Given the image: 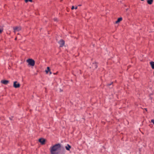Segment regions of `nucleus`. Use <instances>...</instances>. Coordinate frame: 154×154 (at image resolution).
Listing matches in <instances>:
<instances>
[{
  "label": "nucleus",
  "mask_w": 154,
  "mask_h": 154,
  "mask_svg": "<svg viewBox=\"0 0 154 154\" xmlns=\"http://www.w3.org/2000/svg\"><path fill=\"white\" fill-rule=\"evenodd\" d=\"M61 145L60 144H57L50 148V152L51 154H61Z\"/></svg>",
  "instance_id": "nucleus-1"
},
{
  "label": "nucleus",
  "mask_w": 154,
  "mask_h": 154,
  "mask_svg": "<svg viewBox=\"0 0 154 154\" xmlns=\"http://www.w3.org/2000/svg\"><path fill=\"white\" fill-rule=\"evenodd\" d=\"M26 62L32 66H33L35 65V62L34 60L31 59H29L26 60Z\"/></svg>",
  "instance_id": "nucleus-2"
},
{
  "label": "nucleus",
  "mask_w": 154,
  "mask_h": 154,
  "mask_svg": "<svg viewBox=\"0 0 154 154\" xmlns=\"http://www.w3.org/2000/svg\"><path fill=\"white\" fill-rule=\"evenodd\" d=\"M20 86V84L17 81H15L14 82L13 87L15 88H19Z\"/></svg>",
  "instance_id": "nucleus-3"
},
{
  "label": "nucleus",
  "mask_w": 154,
  "mask_h": 154,
  "mask_svg": "<svg viewBox=\"0 0 154 154\" xmlns=\"http://www.w3.org/2000/svg\"><path fill=\"white\" fill-rule=\"evenodd\" d=\"M14 32H18L21 30V27L20 26H16L14 28Z\"/></svg>",
  "instance_id": "nucleus-4"
},
{
  "label": "nucleus",
  "mask_w": 154,
  "mask_h": 154,
  "mask_svg": "<svg viewBox=\"0 0 154 154\" xmlns=\"http://www.w3.org/2000/svg\"><path fill=\"white\" fill-rule=\"evenodd\" d=\"M58 43L60 45V47H62L64 46L65 43L64 41L62 39L60 40L59 42Z\"/></svg>",
  "instance_id": "nucleus-5"
},
{
  "label": "nucleus",
  "mask_w": 154,
  "mask_h": 154,
  "mask_svg": "<svg viewBox=\"0 0 154 154\" xmlns=\"http://www.w3.org/2000/svg\"><path fill=\"white\" fill-rule=\"evenodd\" d=\"M9 81L7 80H2L1 81V83L4 84L6 85L9 83Z\"/></svg>",
  "instance_id": "nucleus-6"
},
{
  "label": "nucleus",
  "mask_w": 154,
  "mask_h": 154,
  "mask_svg": "<svg viewBox=\"0 0 154 154\" xmlns=\"http://www.w3.org/2000/svg\"><path fill=\"white\" fill-rule=\"evenodd\" d=\"M39 141L42 144H45V140L43 138H41L39 139Z\"/></svg>",
  "instance_id": "nucleus-7"
},
{
  "label": "nucleus",
  "mask_w": 154,
  "mask_h": 154,
  "mask_svg": "<svg viewBox=\"0 0 154 154\" xmlns=\"http://www.w3.org/2000/svg\"><path fill=\"white\" fill-rule=\"evenodd\" d=\"M65 148L67 150H69L71 148V146L69 144H67V145L65 146Z\"/></svg>",
  "instance_id": "nucleus-8"
},
{
  "label": "nucleus",
  "mask_w": 154,
  "mask_h": 154,
  "mask_svg": "<svg viewBox=\"0 0 154 154\" xmlns=\"http://www.w3.org/2000/svg\"><path fill=\"white\" fill-rule=\"evenodd\" d=\"M97 64L96 63V62H95V63H93L92 67L94 69H95L97 68Z\"/></svg>",
  "instance_id": "nucleus-9"
},
{
  "label": "nucleus",
  "mask_w": 154,
  "mask_h": 154,
  "mask_svg": "<svg viewBox=\"0 0 154 154\" xmlns=\"http://www.w3.org/2000/svg\"><path fill=\"white\" fill-rule=\"evenodd\" d=\"M146 1L149 5H151L153 2V0H146Z\"/></svg>",
  "instance_id": "nucleus-10"
},
{
  "label": "nucleus",
  "mask_w": 154,
  "mask_h": 154,
  "mask_svg": "<svg viewBox=\"0 0 154 154\" xmlns=\"http://www.w3.org/2000/svg\"><path fill=\"white\" fill-rule=\"evenodd\" d=\"M122 20V17H120L117 20L116 22V23H118L119 22Z\"/></svg>",
  "instance_id": "nucleus-11"
},
{
  "label": "nucleus",
  "mask_w": 154,
  "mask_h": 154,
  "mask_svg": "<svg viewBox=\"0 0 154 154\" xmlns=\"http://www.w3.org/2000/svg\"><path fill=\"white\" fill-rule=\"evenodd\" d=\"M150 64L152 69H154V62H150Z\"/></svg>",
  "instance_id": "nucleus-12"
},
{
  "label": "nucleus",
  "mask_w": 154,
  "mask_h": 154,
  "mask_svg": "<svg viewBox=\"0 0 154 154\" xmlns=\"http://www.w3.org/2000/svg\"><path fill=\"white\" fill-rule=\"evenodd\" d=\"M50 71V68L49 67H47V69L45 70L46 73H48V72Z\"/></svg>",
  "instance_id": "nucleus-13"
},
{
  "label": "nucleus",
  "mask_w": 154,
  "mask_h": 154,
  "mask_svg": "<svg viewBox=\"0 0 154 154\" xmlns=\"http://www.w3.org/2000/svg\"><path fill=\"white\" fill-rule=\"evenodd\" d=\"M3 31V29L2 28L0 29V33H1Z\"/></svg>",
  "instance_id": "nucleus-14"
},
{
  "label": "nucleus",
  "mask_w": 154,
  "mask_h": 154,
  "mask_svg": "<svg viewBox=\"0 0 154 154\" xmlns=\"http://www.w3.org/2000/svg\"><path fill=\"white\" fill-rule=\"evenodd\" d=\"M151 122L154 124V119H152L151 120Z\"/></svg>",
  "instance_id": "nucleus-15"
},
{
  "label": "nucleus",
  "mask_w": 154,
  "mask_h": 154,
  "mask_svg": "<svg viewBox=\"0 0 154 154\" xmlns=\"http://www.w3.org/2000/svg\"><path fill=\"white\" fill-rule=\"evenodd\" d=\"M54 20L55 21H57V18H54Z\"/></svg>",
  "instance_id": "nucleus-16"
},
{
  "label": "nucleus",
  "mask_w": 154,
  "mask_h": 154,
  "mask_svg": "<svg viewBox=\"0 0 154 154\" xmlns=\"http://www.w3.org/2000/svg\"><path fill=\"white\" fill-rule=\"evenodd\" d=\"M74 9V6H72V8H71V9H72V10H73V9Z\"/></svg>",
  "instance_id": "nucleus-17"
},
{
  "label": "nucleus",
  "mask_w": 154,
  "mask_h": 154,
  "mask_svg": "<svg viewBox=\"0 0 154 154\" xmlns=\"http://www.w3.org/2000/svg\"><path fill=\"white\" fill-rule=\"evenodd\" d=\"M112 82L111 83H110L109 84H108V85L109 86H110V85H111L112 84Z\"/></svg>",
  "instance_id": "nucleus-18"
},
{
  "label": "nucleus",
  "mask_w": 154,
  "mask_h": 154,
  "mask_svg": "<svg viewBox=\"0 0 154 154\" xmlns=\"http://www.w3.org/2000/svg\"><path fill=\"white\" fill-rule=\"evenodd\" d=\"M28 1H29L30 2H32V0H28Z\"/></svg>",
  "instance_id": "nucleus-19"
},
{
  "label": "nucleus",
  "mask_w": 154,
  "mask_h": 154,
  "mask_svg": "<svg viewBox=\"0 0 154 154\" xmlns=\"http://www.w3.org/2000/svg\"><path fill=\"white\" fill-rule=\"evenodd\" d=\"M26 2H27L28 1V0H25Z\"/></svg>",
  "instance_id": "nucleus-20"
},
{
  "label": "nucleus",
  "mask_w": 154,
  "mask_h": 154,
  "mask_svg": "<svg viewBox=\"0 0 154 154\" xmlns=\"http://www.w3.org/2000/svg\"><path fill=\"white\" fill-rule=\"evenodd\" d=\"M50 72V74H52V72H51V71H49Z\"/></svg>",
  "instance_id": "nucleus-21"
},
{
  "label": "nucleus",
  "mask_w": 154,
  "mask_h": 154,
  "mask_svg": "<svg viewBox=\"0 0 154 154\" xmlns=\"http://www.w3.org/2000/svg\"><path fill=\"white\" fill-rule=\"evenodd\" d=\"M75 9H77V7H76L75 8Z\"/></svg>",
  "instance_id": "nucleus-22"
},
{
  "label": "nucleus",
  "mask_w": 154,
  "mask_h": 154,
  "mask_svg": "<svg viewBox=\"0 0 154 154\" xmlns=\"http://www.w3.org/2000/svg\"><path fill=\"white\" fill-rule=\"evenodd\" d=\"M145 110H146V111H147V109H146L145 108Z\"/></svg>",
  "instance_id": "nucleus-23"
}]
</instances>
